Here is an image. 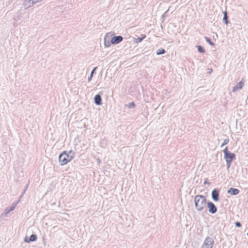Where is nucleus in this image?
I'll list each match as a JSON object with an SVG mask.
<instances>
[{
  "instance_id": "nucleus-4",
  "label": "nucleus",
  "mask_w": 248,
  "mask_h": 248,
  "mask_svg": "<svg viewBox=\"0 0 248 248\" xmlns=\"http://www.w3.org/2000/svg\"><path fill=\"white\" fill-rule=\"evenodd\" d=\"M16 206V203H13L11 204L10 207L6 208L4 212L1 214L0 217H8V214H9L11 211L14 210Z\"/></svg>"
},
{
  "instance_id": "nucleus-5",
  "label": "nucleus",
  "mask_w": 248,
  "mask_h": 248,
  "mask_svg": "<svg viewBox=\"0 0 248 248\" xmlns=\"http://www.w3.org/2000/svg\"><path fill=\"white\" fill-rule=\"evenodd\" d=\"M123 40V36L121 35L115 36L111 38L110 42L112 44L115 45L120 43Z\"/></svg>"
},
{
  "instance_id": "nucleus-26",
  "label": "nucleus",
  "mask_w": 248,
  "mask_h": 248,
  "mask_svg": "<svg viewBox=\"0 0 248 248\" xmlns=\"http://www.w3.org/2000/svg\"><path fill=\"white\" fill-rule=\"evenodd\" d=\"M204 184H208V185L210 184V183L208 182L207 178L205 179V180L204 182Z\"/></svg>"
},
{
  "instance_id": "nucleus-29",
  "label": "nucleus",
  "mask_w": 248,
  "mask_h": 248,
  "mask_svg": "<svg viewBox=\"0 0 248 248\" xmlns=\"http://www.w3.org/2000/svg\"><path fill=\"white\" fill-rule=\"evenodd\" d=\"M27 188V186L26 187V188L24 190V191H25V190Z\"/></svg>"
},
{
  "instance_id": "nucleus-15",
  "label": "nucleus",
  "mask_w": 248,
  "mask_h": 248,
  "mask_svg": "<svg viewBox=\"0 0 248 248\" xmlns=\"http://www.w3.org/2000/svg\"><path fill=\"white\" fill-rule=\"evenodd\" d=\"M224 16L223 18V21L225 23V24L227 25L229 23V21L228 20V16H227V13L226 11L223 12Z\"/></svg>"
},
{
  "instance_id": "nucleus-8",
  "label": "nucleus",
  "mask_w": 248,
  "mask_h": 248,
  "mask_svg": "<svg viewBox=\"0 0 248 248\" xmlns=\"http://www.w3.org/2000/svg\"><path fill=\"white\" fill-rule=\"evenodd\" d=\"M209 212L210 213L214 214L217 212V208L213 202H207Z\"/></svg>"
},
{
  "instance_id": "nucleus-31",
  "label": "nucleus",
  "mask_w": 248,
  "mask_h": 248,
  "mask_svg": "<svg viewBox=\"0 0 248 248\" xmlns=\"http://www.w3.org/2000/svg\"><path fill=\"white\" fill-rule=\"evenodd\" d=\"M211 71H212V69H210V70H209V72H211Z\"/></svg>"
},
{
  "instance_id": "nucleus-10",
  "label": "nucleus",
  "mask_w": 248,
  "mask_h": 248,
  "mask_svg": "<svg viewBox=\"0 0 248 248\" xmlns=\"http://www.w3.org/2000/svg\"><path fill=\"white\" fill-rule=\"evenodd\" d=\"M37 240V236L35 234H31L30 238L25 237L24 238V242L26 243H29L30 242L35 241Z\"/></svg>"
},
{
  "instance_id": "nucleus-14",
  "label": "nucleus",
  "mask_w": 248,
  "mask_h": 248,
  "mask_svg": "<svg viewBox=\"0 0 248 248\" xmlns=\"http://www.w3.org/2000/svg\"><path fill=\"white\" fill-rule=\"evenodd\" d=\"M42 0H29L28 3H29V5L28 7H31L33 6L34 4L37 2L41 1Z\"/></svg>"
},
{
  "instance_id": "nucleus-11",
  "label": "nucleus",
  "mask_w": 248,
  "mask_h": 248,
  "mask_svg": "<svg viewBox=\"0 0 248 248\" xmlns=\"http://www.w3.org/2000/svg\"><path fill=\"white\" fill-rule=\"evenodd\" d=\"M239 192V190L237 188L231 187L228 190L227 193L232 195H236Z\"/></svg>"
},
{
  "instance_id": "nucleus-24",
  "label": "nucleus",
  "mask_w": 248,
  "mask_h": 248,
  "mask_svg": "<svg viewBox=\"0 0 248 248\" xmlns=\"http://www.w3.org/2000/svg\"><path fill=\"white\" fill-rule=\"evenodd\" d=\"M235 226H236V227H241V223H240V222H236L235 223Z\"/></svg>"
},
{
  "instance_id": "nucleus-9",
  "label": "nucleus",
  "mask_w": 248,
  "mask_h": 248,
  "mask_svg": "<svg viewBox=\"0 0 248 248\" xmlns=\"http://www.w3.org/2000/svg\"><path fill=\"white\" fill-rule=\"evenodd\" d=\"M94 103L98 106H100L102 104V100L100 94H96L94 97Z\"/></svg>"
},
{
  "instance_id": "nucleus-18",
  "label": "nucleus",
  "mask_w": 248,
  "mask_h": 248,
  "mask_svg": "<svg viewBox=\"0 0 248 248\" xmlns=\"http://www.w3.org/2000/svg\"><path fill=\"white\" fill-rule=\"evenodd\" d=\"M166 50L163 48L158 49L156 51V55H160L165 54Z\"/></svg>"
},
{
  "instance_id": "nucleus-32",
  "label": "nucleus",
  "mask_w": 248,
  "mask_h": 248,
  "mask_svg": "<svg viewBox=\"0 0 248 248\" xmlns=\"http://www.w3.org/2000/svg\"><path fill=\"white\" fill-rule=\"evenodd\" d=\"M247 235L248 236V232L247 233Z\"/></svg>"
},
{
  "instance_id": "nucleus-17",
  "label": "nucleus",
  "mask_w": 248,
  "mask_h": 248,
  "mask_svg": "<svg viewBox=\"0 0 248 248\" xmlns=\"http://www.w3.org/2000/svg\"><path fill=\"white\" fill-rule=\"evenodd\" d=\"M196 47L198 48V51L199 52L201 53H203L205 52V50L203 47L201 46H196Z\"/></svg>"
},
{
  "instance_id": "nucleus-12",
  "label": "nucleus",
  "mask_w": 248,
  "mask_h": 248,
  "mask_svg": "<svg viewBox=\"0 0 248 248\" xmlns=\"http://www.w3.org/2000/svg\"><path fill=\"white\" fill-rule=\"evenodd\" d=\"M206 202H195V206L198 210L200 211L206 206Z\"/></svg>"
},
{
  "instance_id": "nucleus-20",
  "label": "nucleus",
  "mask_w": 248,
  "mask_h": 248,
  "mask_svg": "<svg viewBox=\"0 0 248 248\" xmlns=\"http://www.w3.org/2000/svg\"><path fill=\"white\" fill-rule=\"evenodd\" d=\"M204 38H205L206 41L207 42H208L210 45H211L212 46L215 45V44L213 42L211 41V39L205 36L204 37Z\"/></svg>"
},
{
  "instance_id": "nucleus-25",
  "label": "nucleus",
  "mask_w": 248,
  "mask_h": 248,
  "mask_svg": "<svg viewBox=\"0 0 248 248\" xmlns=\"http://www.w3.org/2000/svg\"><path fill=\"white\" fill-rule=\"evenodd\" d=\"M97 68L96 67H94L93 70L92 71L91 73V75H92L93 76V73L95 71V70H96V69Z\"/></svg>"
},
{
  "instance_id": "nucleus-30",
  "label": "nucleus",
  "mask_w": 248,
  "mask_h": 248,
  "mask_svg": "<svg viewBox=\"0 0 248 248\" xmlns=\"http://www.w3.org/2000/svg\"><path fill=\"white\" fill-rule=\"evenodd\" d=\"M211 71H212V69H210V70H209V72H211Z\"/></svg>"
},
{
  "instance_id": "nucleus-13",
  "label": "nucleus",
  "mask_w": 248,
  "mask_h": 248,
  "mask_svg": "<svg viewBox=\"0 0 248 248\" xmlns=\"http://www.w3.org/2000/svg\"><path fill=\"white\" fill-rule=\"evenodd\" d=\"M194 202H206V200L203 196L197 195L194 198Z\"/></svg>"
},
{
  "instance_id": "nucleus-7",
  "label": "nucleus",
  "mask_w": 248,
  "mask_h": 248,
  "mask_svg": "<svg viewBox=\"0 0 248 248\" xmlns=\"http://www.w3.org/2000/svg\"><path fill=\"white\" fill-rule=\"evenodd\" d=\"M211 196L212 199L215 201L217 202L218 200L219 199V190L217 188H215L213 190Z\"/></svg>"
},
{
  "instance_id": "nucleus-1",
  "label": "nucleus",
  "mask_w": 248,
  "mask_h": 248,
  "mask_svg": "<svg viewBox=\"0 0 248 248\" xmlns=\"http://www.w3.org/2000/svg\"><path fill=\"white\" fill-rule=\"evenodd\" d=\"M223 152L224 154V157L226 162L227 169H229L232 161L235 159V155L230 152L227 147H225Z\"/></svg>"
},
{
  "instance_id": "nucleus-2",
  "label": "nucleus",
  "mask_w": 248,
  "mask_h": 248,
  "mask_svg": "<svg viewBox=\"0 0 248 248\" xmlns=\"http://www.w3.org/2000/svg\"><path fill=\"white\" fill-rule=\"evenodd\" d=\"M71 160H72V156H71L70 155H67V151H63L59 155V160L62 166L66 164Z\"/></svg>"
},
{
  "instance_id": "nucleus-3",
  "label": "nucleus",
  "mask_w": 248,
  "mask_h": 248,
  "mask_svg": "<svg viewBox=\"0 0 248 248\" xmlns=\"http://www.w3.org/2000/svg\"><path fill=\"white\" fill-rule=\"evenodd\" d=\"M214 243V240L212 238L207 237L204 240L202 248H212Z\"/></svg>"
},
{
  "instance_id": "nucleus-19",
  "label": "nucleus",
  "mask_w": 248,
  "mask_h": 248,
  "mask_svg": "<svg viewBox=\"0 0 248 248\" xmlns=\"http://www.w3.org/2000/svg\"><path fill=\"white\" fill-rule=\"evenodd\" d=\"M108 37V36L107 35L104 38V42H105L104 44H105V46L106 47H108L110 46V43L109 42V41H108V42L107 41V39Z\"/></svg>"
},
{
  "instance_id": "nucleus-16",
  "label": "nucleus",
  "mask_w": 248,
  "mask_h": 248,
  "mask_svg": "<svg viewBox=\"0 0 248 248\" xmlns=\"http://www.w3.org/2000/svg\"><path fill=\"white\" fill-rule=\"evenodd\" d=\"M146 36L145 35L142 34L140 37H139L135 39V42L137 43L141 42L146 37Z\"/></svg>"
},
{
  "instance_id": "nucleus-22",
  "label": "nucleus",
  "mask_w": 248,
  "mask_h": 248,
  "mask_svg": "<svg viewBox=\"0 0 248 248\" xmlns=\"http://www.w3.org/2000/svg\"><path fill=\"white\" fill-rule=\"evenodd\" d=\"M229 142V139H226L224 140L223 142L221 145V147H223L225 145L227 144L228 142Z\"/></svg>"
},
{
  "instance_id": "nucleus-23",
  "label": "nucleus",
  "mask_w": 248,
  "mask_h": 248,
  "mask_svg": "<svg viewBox=\"0 0 248 248\" xmlns=\"http://www.w3.org/2000/svg\"><path fill=\"white\" fill-rule=\"evenodd\" d=\"M74 154H75L74 152L73 151H72V150H70V151L68 152V153H67V155H71H71L72 156V159H73V158H74Z\"/></svg>"
},
{
  "instance_id": "nucleus-21",
  "label": "nucleus",
  "mask_w": 248,
  "mask_h": 248,
  "mask_svg": "<svg viewBox=\"0 0 248 248\" xmlns=\"http://www.w3.org/2000/svg\"><path fill=\"white\" fill-rule=\"evenodd\" d=\"M135 106L136 105L133 102L126 105V106L128 108H134L135 107Z\"/></svg>"
},
{
  "instance_id": "nucleus-6",
  "label": "nucleus",
  "mask_w": 248,
  "mask_h": 248,
  "mask_svg": "<svg viewBox=\"0 0 248 248\" xmlns=\"http://www.w3.org/2000/svg\"><path fill=\"white\" fill-rule=\"evenodd\" d=\"M244 81H245V78H243L242 79V80L241 81H240L239 82H238L236 86H235L233 89H232V92H236L237 91L239 90H240L242 88L244 84Z\"/></svg>"
},
{
  "instance_id": "nucleus-28",
  "label": "nucleus",
  "mask_w": 248,
  "mask_h": 248,
  "mask_svg": "<svg viewBox=\"0 0 248 248\" xmlns=\"http://www.w3.org/2000/svg\"><path fill=\"white\" fill-rule=\"evenodd\" d=\"M166 12H165L163 15H162V17H164L165 16H166Z\"/></svg>"
},
{
  "instance_id": "nucleus-27",
  "label": "nucleus",
  "mask_w": 248,
  "mask_h": 248,
  "mask_svg": "<svg viewBox=\"0 0 248 248\" xmlns=\"http://www.w3.org/2000/svg\"><path fill=\"white\" fill-rule=\"evenodd\" d=\"M93 76L92 75H90V76L89 77H88V81L89 82L91 81V80H92V78H93Z\"/></svg>"
}]
</instances>
